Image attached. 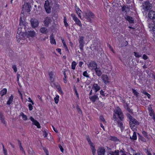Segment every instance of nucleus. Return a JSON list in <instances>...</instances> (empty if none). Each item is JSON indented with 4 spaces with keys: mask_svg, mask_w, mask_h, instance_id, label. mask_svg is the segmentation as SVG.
Wrapping results in <instances>:
<instances>
[{
    "mask_svg": "<svg viewBox=\"0 0 155 155\" xmlns=\"http://www.w3.org/2000/svg\"><path fill=\"white\" fill-rule=\"evenodd\" d=\"M25 36H21V35H17L16 36V38H18V39H21L23 38L26 35H27V36L31 37H34L35 35V32L34 31H28V32H26V31L25 30Z\"/></svg>",
    "mask_w": 155,
    "mask_h": 155,
    "instance_id": "3",
    "label": "nucleus"
},
{
    "mask_svg": "<svg viewBox=\"0 0 155 155\" xmlns=\"http://www.w3.org/2000/svg\"><path fill=\"white\" fill-rule=\"evenodd\" d=\"M92 88L93 89H100L101 87L97 84H94L93 85Z\"/></svg>",
    "mask_w": 155,
    "mask_h": 155,
    "instance_id": "27",
    "label": "nucleus"
},
{
    "mask_svg": "<svg viewBox=\"0 0 155 155\" xmlns=\"http://www.w3.org/2000/svg\"><path fill=\"white\" fill-rule=\"evenodd\" d=\"M85 18L88 21L91 22V19L90 17L87 16V15H85Z\"/></svg>",
    "mask_w": 155,
    "mask_h": 155,
    "instance_id": "43",
    "label": "nucleus"
},
{
    "mask_svg": "<svg viewBox=\"0 0 155 155\" xmlns=\"http://www.w3.org/2000/svg\"><path fill=\"white\" fill-rule=\"evenodd\" d=\"M142 134H143V136L146 137H148V135L147 133L145 131H142Z\"/></svg>",
    "mask_w": 155,
    "mask_h": 155,
    "instance_id": "49",
    "label": "nucleus"
},
{
    "mask_svg": "<svg viewBox=\"0 0 155 155\" xmlns=\"http://www.w3.org/2000/svg\"><path fill=\"white\" fill-rule=\"evenodd\" d=\"M30 119L31 121L32 122L33 124L36 125L38 128H41L40 124L39 123L37 120L34 119L32 117H30Z\"/></svg>",
    "mask_w": 155,
    "mask_h": 155,
    "instance_id": "14",
    "label": "nucleus"
},
{
    "mask_svg": "<svg viewBox=\"0 0 155 155\" xmlns=\"http://www.w3.org/2000/svg\"><path fill=\"white\" fill-rule=\"evenodd\" d=\"M148 16L150 19L152 20L155 17V12L152 11H150L148 14Z\"/></svg>",
    "mask_w": 155,
    "mask_h": 155,
    "instance_id": "16",
    "label": "nucleus"
},
{
    "mask_svg": "<svg viewBox=\"0 0 155 155\" xmlns=\"http://www.w3.org/2000/svg\"><path fill=\"white\" fill-rule=\"evenodd\" d=\"M122 8H121V10L123 12H127V8H128V7H126V6L124 5L123 6L121 7Z\"/></svg>",
    "mask_w": 155,
    "mask_h": 155,
    "instance_id": "33",
    "label": "nucleus"
},
{
    "mask_svg": "<svg viewBox=\"0 0 155 155\" xmlns=\"http://www.w3.org/2000/svg\"><path fill=\"white\" fill-rule=\"evenodd\" d=\"M105 152V150L102 148H100L97 150L98 155H104Z\"/></svg>",
    "mask_w": 155,
    "mask_h": 155,
    "instance_id": "17",
    "label": "nucleus"
},
{
    "mask_svg": "<svg viewBox=\"0 0 155 155\" xmlns=\"http://www.w3.org/2000/svg\"><path fill=\"white\" fill-rule=\"evenodd\" d=\"M130 138L131 140H136L137 139V136L136 132H134L133 133V134L132 137L130 136Z\"/></svg>",
    "mask_w": 155,
    "mask_h": 155,
    "instance_id": "25",
    "label": "nucleus"
},
{
    "mask_svg": "<svg viewBox=\"0 0 155 155\" xmlns=\"http://www.w3.org/2000/svg\"><path fill=\"white\" fill-rule=\"evenodd\" d=\"M126 19L130 23H134V20L132 17L128 15H126L125 17Z\"/></svg>",
    "mask_w": 155,
    "mask_h": 155,
    "instance_id": "20",
    "label": "nucleus"
},
{
    "mask_svg": "<svg viewBox=\"0 0 155 155\" xmlns=\"http://www.w3.org/2000/svg\"><path fill=\"white\" fill-rule=\"evenodd\" d=\"M110 140L115 141L119 140L117 138L115 137H111L110 138Z\"/></svg>",
    "mask_w": 155,
    "mask_h": 155,
    "instance_id": "41",
    "label": "nucleus"
},
{
    "mask_svg": "<svg viewBox=\"0 0 155 155\" xmlns=\"http://www.w3.org/2000/svg\"><path fill=\"white\" fill-rule=\"evenodd\" d=\"M91 150H92V153L93 155H95V154L96 153V150L95 149V147L94 146H92L91 147Z\"/></svg>",
    "mask_w": 155,
    "mask_h": 155,
    "instance_id": "34",
    "label": "nucleus"
},
{
    "mask_svg": "<svg viewBox=\"0 0 155 155\" xmlns=\"http://www.w3.org/2000/svg\"><path fill=\"white\" fill-rule=\"evenodd\" d=\"M126 109L130 113H132V114L133 113V112H132L131 109H130V108L129 107H127L126 108Z\"/></svg>",
    "mask_w": 155,
    "mask_h": 155,
    "instance_id": "53",
    "label": "nucleus"
},
{
    "mask_svg": "<svg viewBox=\"0 0 155 155\" xmlns=\"http://www.w3.org/2000/svg\"><path fill=\"white\" fill-rule=\"evenodd\" d=\"M101 78L105 84H107L109 82V81H108L109 78L107 75H102Z\"/></svg>",
    "mask_w": 155,
    "mask_h": 155,
    "instance_id": "15",
    "label": "nucleus"
},
{
    "mask_svg": "<svg viewBox=\"0 0 155 155\" xmlns=\"http://www.w3.org/2000/svg\"><path fill=\"white\" fill-rule=\"evenodd\" d=\"M53 74L52 72H51L49 73V75L50 78V80L51 82H53L54 80V79L53 77Z\"/></svg>",
    "mask_w": 155,
    "mask_h": 155,
    "instance_id": "28",
    "label": "nucleus"
},
{
    "mask_svg": "<svg viewBox=\"0 0 155 155\" xmlns=\"http://www.w3.org/2000/svg\"><path fill=\"white\" fill-rule=\"evenodd\" d=\"M143 58L144 60H147V59H148V57L146 55L144 54L143 55Z\"/></svg>",
    "mask_w": 155,
    "mask_h": 155,
    "instance_id": "58",
    "label": "nucleus"
},
{
    "mask_svg": "<svg viewBox=\"0 0 155 155\" xmlns=\"http://www.w3.org/2000/svg\"><path fill=\"white\" fill-rule=\"evenodd\" d=\"M115 114L117 115L120 120L117 121L118 124V126L120 127V130L121 132H122L124 130V127L123 126V122L122 121L124 120V114L120 108L119 107H117L114 110Z\"/></svg>",
    "mask_w": 155,
    "mask_h": 155,
    "instance_id": "1",
    "label": "nucleus"
},
{
    "mask_svg": "<svg viewBox=\"0 0 155 155\" xmlns=\"http://www.w3.org/2000/svg\"><path fill=\"white\" fill-rule=\"evenodd\" d=\"M45 10L48 14H50L51 12V6L50 5V2L48 0L45 2L44 5Z\"/></svg>",
    "mask_w": 155,
    "mask_h": 155,
    "instance_id": "4",
    "label": "nucleus"
},
{
    "mask_svg": "<svg viewBox=\"0 0 155 155\" xmlns=\"http://www.w3.org/2000/svg\"><path fill=\"white\" fill-rule=\"evenodd\" d=\"M85 15L92 18L94 15L90 11H88L86 13Z\"/></svg>",
    "mask_w": 155,
    "mask_h": 155,
    "instance_id": "31",
    "label": "nucleus"
},
{
    "mask_svg": "<svg viewBox=\"0 0 155 155\" xmlns=\"http://www.w3.org/2000/svg\"><path fill=\"white\" fill-rule=\"evenodd\" d=\"M76 64L77 63L75 61H73L72 62L71 64V68L73 70H74L75 69Z\"/></svg>",
    "mask_w": 155,
    "mask_h": 155,
    "instance_id": "32",
    "label": "nucleus"
},
{
    "mask_svg": "<svg viewBox=\"0 0 155 155\" xmlns=\"http://www.w3.org/2000/svg\"><path fill=\"white\" fill-rule=\"evenodd\" d=\"M134 55L136 57L139 58L141 57V55H140L138 53L136 52H134Z\"/></svg>",
    "mask_w": 155,
    "mask_h": 155,
    "instance_id": "48",
    "label": "nucleus"
},
{
    "mask_svg": "<svg viewBox=\"0 0 155 155\" xmlns=\"http://www.w3.org/2000/svg\"><path fill=\"white\" fill-rule=\"evenodd\" d=\"M31 5L29 3H25L22 6V10H26L28 12L31 11Z\"/></svg>",
    "mask_w": 155,
    "mask_h": 155,
    "instance_id": "8",
    "label": "nucleus"
},
{
    "mask_svg": "<svg viewBox=\"0 0 155 155\" xmlns=\"http://www.w3.org/2000/svg\"><path fill=\"white\" fill-rule=\"evenodd\" d=\"M59 96L58 95L56 96V97L54 98V100L55 103L57 104L59 101Z\"/></svg>",
    "mask_w": 155,
    "mask_h": 155,
    "instance_id": "36",
    "label": "nucleus"
},
{
    "mask_svg": "<svg viewBox=\"0 0 155 155\" xmlns=\"http://www.w3.org/2000/svg\"><path fill=\"white\" fill-rule=\"evenodd\" d=\"M149 114L151 117H152L153 115L155 114L154 110L152 108H150L149 109Z\"/></svg>",
    "mask_w": 155,
    "mask_h": 155,
    "instance_id": "26",
    "label": "nucleus"
},
{
    "mask_svg": "<svg viewBox=\"0 0 155 155\" xmlns=\"http://www.w3.org/2000/svg\"><path fill=\"white\" fill-rule=\"evenodd\" d=\"M124 150V149H123L120 151V155H127Z\"/></svg>",
    "mask_w": 155,
    "mask_h": 155,
    "instance_id": "46",
    "label": "nucleus"
},
{
    "mask_svg": "<svg viewBox=\"0 0 155 155\" xmlns=\"http://www.w3.org/2000/svg\"><path fill=\"white\" fill-rule=\"evenodd\" d=\"M89 98L90 101L93 103H94L96 101L98 100L99 99L97 94H94L93 95L90 96Z\"/></svg>",
    "mask_w": 155,
    "mask_h": 155,
    "instance_id": "12",
    "label": "nucleus"
},
{
    "mask_svg": "<svg viewBox=\"0 0 155 155\" xmlns=\"http://www.w3.org/2000/svg\"><path fill=\"white\" fill-rule=\"evenodd\" d=\"M50 42L51 44H56V41L54 39V38L53 34H52L50 35Z\"/></svg>",
    "mask_w": 155,
    "mask_h": 155,
    "instance_id": "23",
    "label": "nucleus"
},
{
    "mask_svg": "<svg viewBox=\"0 0 155 155\" xmlns=\"http://www.w3.org/2000/svg\"><path fill=\"white\" fill-rule=\"evenodd\" d=\"M19 24L18 26V28L17 33L19 35H21V36H24L25 34V21H23L22 17L21 16L19 20Z\"/></svg>",
    "mask_w": 155,
    "mask_h": 155,
    "instance_id": "2",
    "label": "nucleus"
},
{
    "mask_svg": "<svg viewBox=\"0 0 155 155\" xmlns=\"http://www.w3.org/2000/svg\"><path fill=\"white\" fill-rule=\"evenodd\" d=\"M12 68L14 70V71L15 72H16L17 71V68L16 65H12Z\"/></svg>",
    "mask_w": 155,
    "mask_h": 155,
    "instance_id": "47",
    "label": "nucleus"
},
{
    "mask_svg": "<svg viewBox=\"0 0 155 155\" xmlns=\"http://www.w3.org/2000/svg\"><path fill=\"white\" fill-rule=\"evenodd\" d=\"M28 153L30 154H33L34 152L32 150H28Z\"/></svg>",
    "mask_w": 155,
    "mask_h": 155,
    "instance_id": "61",
    "label": "nucleus"
},
{
    "mask_svg": "<svg viewBox=\"0 0 155 155\" xmlns=\"http://www.w3.org/2000/svg\"><path fill=\"white\" fill-rule=\"evenodd\" d=\"M60 148V150L62 152H63L64 151V149L62 146L61 145H59L58 146Z\"/></svg>",
    "mask_w": 155,
    "mask_h": 155,
    "instance_id": "57",
    "label": "nucleus"
},
{
    "mask_svg": "<svg viewBox=\"0 0 155 155\" xmlns=\"http://www.w3.org/2000/svg\"><path fill=\"white\" fill-rule=\"evenodd\" d=\"M100 94L102 95V96L104 97L105 96V94L104 93V91H103V90H101L100 91Z\"/></svg>",
    "mask_w": 155,
    "mask_h": 155,
    "instance_id": "56",
    "label": "nucleus"
},
{
    "mask_svg": "<svg viewBox=\"0 0 155 155\" xmlns=\"http://www.w3.org/2000/svg\"><path fill=\"white\" fill-rule=\"evenodd\" d=\"M28 106L29 108V110H31L33 109V106L32 104H29Z\"/></svg>",
    "mask_w": 155,
    "mask_h": 155,
    "instance_id": "52",
    "label": "nucleus"
},
{
    "mask_svg": "<svg viewBox=\"0 0 155 155\" xmlns=\"http://www.w3.org/2000/svg\"><path fill=\"white\" fill-rule=\"evenodd\" d=\"M132 91L133 93L134 94V95H135L137 97L138 96L139 93L137 92L136 90L134 89H132Z\"/></svg>",
    "mask_w": 155,
    "mask_h": 155,
    "instance_id": "35",
    "label": "nucleus"
},
{
    "mask_svg": "<svg viewBox=\"0 0 155 155\" xmlns=\"http://www.w3.org/2000/svg\"><path fill=\"white\" fill-rule=\"evenodd\" d=\"M146 153L147 154V155H152L151 153L150 152V151L147 150H146Z\"/></svg>",
    "mask_w": 155,
    "mask_h": 155,
    "instance_id": "62",
    "label": "nucleus"
},
{
    "mask_svg": "<svg viewBox=\"0 0 155 155\" xmlns=\"http://www.w3.org/2000/svg\"><path fill=\"white\" fill-rule=\"evenodd\" d=\"M0 119L1 122L5 126H6V123L5 120V117L2 113L0 112Z\"/></svg>",
    "mask_w": 155,
    "mask_h": 155,
    "instance_id": "19",
    "label": "nucleus"
},
{
    "mask_svg": "<svg viewBox=\"0 0 155 155\" xmlns=\"http://www.w3.org/2000/svg\"><path fill=\"white\" fill-rule=\"evenodd\" d=\"M74 89L77 97H79L76 88L74 86Z\"/></svg>",
    "mask_w": 155,
    "mask_h": 155,
    "instance_id": "51",
    "label": "nucleus"
},
{
    "mask_svg": "<svg viewBox=\"0 0 155 155\" xmlns=\"http://www.w3.org/2000/svg\"><path fill=\"white\" fill-rule=\"evenodd\" d=\"M143 93L147 95V97H148V98H150V96H151V95L150 94H149L147 92H144Z\"/></svg>",
    "mask_w": 155,
    "mask_h": 155,
    "instance_id": "50",
    "label": "nucleus"
},
{
    "mask_svg": "<svg viewBox=\"0 0 155 155\" xmlns=\"http://www.w3.org/2000/svg\"><path fill=\"white\" fill-rule=\"evenodd\" d=\"M94 70L96 74L98 76L100 77L102 75V73L100 68H97Z\"/></svg>",
    "mask_w": 155,
    "mask_h": 155,
    "instance_id": "18",
    "label": "nucleus"
},
{
    "mask_svg": "<svg viewBox=\"0 0 155 155\" xmlns=\"http://www.w3.org/2000/svg\"><path fill=\"white\" fill-rule=\"evenodd\" d=\"M20 150L22 152V153H24L25 155V153L24 150V149L22 147H20Z\"/></svg>",
    "mask_w": 155,
    "mask_h": 155,
    "instance_id": "55",
    "label": "nucleus"
},
{
    "mask_svg": "<svg viewBox=\"0 0 155 155\" xmlns=\"http://www.w3.org/2000/svg\"><path fill=\"white\" fill-rule=\"evenodd\" d=\"M52 127L53 128L54 130L56 133H57L58 132V131L56 129H55L54 127L53 126H52Z\"/></svg>",
    "mask_w": 155,
    "mask_h": 155,
    "instance_id": "64",
    "label": "nucleus"
},
{
    "mask_svg": "<svg viewBox=\"0 0 155 155\" xmlns=\"http://www.w3.org/2000/svg\"><path fill=\"white\" fill-rule=\"evenodd\" d=\"M120 151L118 150H115L114 151H110L109 152V154L110 155H119Z\"/></svg>",
    "mask_w": 155,
    "mask_h": 155,
    "instance_id": "21",
    "label": "nucleus"
},
{
    "mask_svg": "<svg viewBox=\"0 0 155 155\" xmlns=\"http://www.w3.org/2000/svg\"><path fill=\"white\" fill-rule=\"evenodd\" d=\"M99 119L101 121L104 123H106V122L103 116H101L99 117Z\"/></svg>",
    "mask_w": 155,
    "mask_h": 155,
    "instance_id": "39",
    "label": "nucleus"
},
{
    "mask_svg": "<svg viewBox=\"0 0 155 155\" xmlns=\"http://www.w3.org/2000/svg\"><path fill=\"white\" fill-rule=\"evenodd\" d=\"M71 16L72 17L73 19L75 21L76 24L80 27H81L82 25L81 22L77 17L73 14H71Z\"/></svg>",
    "mask_w": 155,
    "mask_h": 155,
    "instance_id": "11",
    "label": "nucleus"
},
{
    "mask_svg": "<svg viewBox=\"0 0 155 155\" xmlns=\"http://www.w3.org/2000/svg\"><path fill=\"white\" fill-rule=\"evenodd\" d=\"M79 47L80 49L83 51V47L85 44V42L84 40V37L83 36H81L79 39Z\"/></svg>",
    "mask_w": 155,
    "mask_h": 155,
    "instance_id": "9",
    "label": "nucleus"
},
{
    "mask_svg": "<svg viewBox=\"0 0 155 155\" xmlns=\"http://www.w3.org/2000/svg\"><path fill=\"white\" fill-rule=\"evenodd\" d=\"M129 124L131 128L132 129L135 126L138 125L140 124V123L134 117L130 120Z\"/></svg>",
    "mask_w": 155,
    "mask_h": 155,
    "instance_id": "5",
    "label": "nucleus"
},
{
    "mask_svg": "<svg viewBox=\"0 0 155 155\" xmlns=\"http://www.w3.org/2000/svg\"><path fill=\"white\" fill-rule=\"evenodd\" d=\"M76 108L78 111L79 113L81 114L82 113V111L79 107V106L78 105H77L76 106Z\"/></svg>",
    "mask_w": 155,
    "mask_h": 155,
    "instance_id": "45",
    "label": "nucleus"
},
{
    "mask_svg": "<svg viewBox=\"0 0 155 155\" xmlns=\"http://www.w3.org/2000/svg\"><path fill=\"white\" fill-rule=\"evenodd\" d=\"M28 101L29 102L31 103L32 105H33L34 104V103L33 101H32L31 100V98L30 97H28Z\"/></svg>",
    "mask_w": 155,
    "mask_h": 155,
    "instance_id": "63",
    "label": "nucleus"
},
{
    "mask_svg": "<svg viewBox=\"0 0 155 155\" xmlns=\"http://www.w3.org/2000/svg\"><path fill=\"white\" fill-rule=\"evenodd\" d=\"M88 66L91 70H95L97 68V64L94 61H91Z\"/></svg>",
    "mask_w": 155,
    "mask_h": 155,
    "instance_id": "7",
    "label": "nucleus"
},
{
    "mask_svg": "<svg viewBox=\"0 0 155 155\" xmlns=\"http://www.w3.org/2000/svg\"><path fill=\"white\" fill-rule=\"evenodd\" d=\"M64 25L66 27H67L68 26V25L67 22V18L65 16L64 17Z\"/></svg>",
    "mask_w": 155,
    "mask_h": 155,
    "instance_id": "37",
    "label": "nucleus"
},
{
    "mask_svg": "<svg viewBox=\"0 0 155 155\" xmlns=\"http://www.w3.org/2000/svg\"><path fill=\"white\" fill-rule=\"evenodd\" d=\"M48 135V133L46 132L45 131H44V134H43V136L45 137H47Z\"/></svg>",
    "mask_w": 155,
    "mask_h": 155,
    "instance_id": "60",
    "label": "nucleus"
},
{
    "mask_svg": "<svg viewBox=\"0 0 155 155\" xmlns=\"http://www.w3.org/2000/svg\"><path fill=\"white\" fill-rule=\"evenodd\" d=\"M138 134L140 136L139 139L140 140H141V141H142L143 142H146V139L143 137L141 136H140V134Z\"/></svg>",
    "mask_w": 155,
    "mask_h": 155,
    "instance_id": "40",
    "label": "nucleus"
},
{
    "mask_svg": "<svg viewBox=\"0 0 155 155\" xmlns=\"http://www.w3.org/2000/svg\"><path fill=\"white\" fill-rule=\"evenodd\" d=\"M76 10L77 14L78 15L79 17H80L81 12L80 9L78 8H76Z\"/></svg>",
    "mask_w": 155,
    "mask_h": 155,
    "instance_id": "38",
    "label": "nucleus"
},
{
    "mask_svg": "<svg viewBox=\"0 0 155 155\" xmlns=\"http://www.w3.org/2000/svg\"><path fill=\"white\" fill-rule=\"evenodd\" d=\"M30 22L32 28H35L38 26V22L37 19L35 18H31V19Z\"/></svg>",
    "mask_w": 155,
    "mask_h": 155,
    "instance_id": "10",
    "label": "nucleus"
},
{
    "mask_svg": "<svg viewBox=\"0 0 155 155\" xmlns=\"http://www.w3.org/2000/svg\"><path fill=\"white\" fill-rule=\"evenodd\" d=\"M43 150H44L45 152L46 153V154H49L48 150L46 149L45 148H43Z\"/></svg>",
    "mask_w": 155,
    "mask_h": 155,
    "instance_id": "59",
    "label": "nucleus"
},
{
    "mask_svg": "<svg viewBox=\"0 0 155 155\" xmlns=\"http://www.w3.org/2000/svg\"><path fill=\"white\" fill-rule=\"evenodd\" d=\"M13 99V96L12 95L9 98L7 103V104L9 105L12 103Z\"/></svg>",
    "mask_w": 155,
    "mask_h": 155,
    "instance_id": "24",
    "label": "nucleus"
},
{
    "mask_svg": "<svg viewBox=\"0 0 155 155\" xmlns=\"http://www.w3.org/2000/svg\"><path fill=\"white\" fill-rule=\"evenodd\" d=\"M126 116H127V117L128 118V119L130 120L131 119H132V118H134L133 117H132V116L130 114H129V113H127L126 114Z\"/></svg>",
    "mask_w": 155,
    "mask_h": 155,
    "instance_id": "44",
    "label": "nucleus"
},
{
    "mask_svg": "<svg viewBox=\"0 0 155 155\" xmlns=\"http://www.w3.org/2000/svg\"><path fill=\"white\" fill-rule=\"evenodd\" d=\"M51 19L50 17H47L45 18V20L44 21L45 26L48 27L49 25L51 23Z\"/></svg>",
    "mask_w": 155,
    "mask_h": 155,
    "instance_id": "13",
    "label": "nucleus"
},
{
    "mask_svg": "<svg viewBox=\"0 0 155 155\" xmlns=\"http://www.w3.org/2000/svg\"><path fill=\"white\" fill-rule=\"evenodd\" d=\"M115 114L114 113L113 114V118L114 119V121H117V119L116 115H115Z\"/></svg>",
    "mask_w": 155,
    "mask_h": 155,
    "instance_id": "54",
    "label": "nucleus"
},
{
    "mask_svg": "<svg viewBox=\"0 0 155 155\" xmlns=\"http://www.w3.org/2000/svg\"><path fill=\"white\" fill-rule=\"evenodd\" d=\"M83 76L87 78H90L89 75H88V73L86 71H84L83 74Z\"/></svg>",
    "mask_w": 155,
    "mask_h": 155,
    "instance_id": "42",
    "label": "nucleus"
},
{
    "mask_svg": "<svg viewBox=\"0 0 155 155\" xmlns=\"http://www.w3.org/2000/svg\"><path fill=\"white\" fill-rule=\"evenodd\" d=\"M20 115L22 117V118L24 120H27L28 119L27 116L26 115L24 114L23 112H21Z\"/></svg>",
    "mask_w": 155,
    "mask_h": 155,
    "instance_id": "29",
    "label": "nucleus"
},
{
    "mask_svg": "<svg viewBox=\"0 0 155 155\" xmlns=\"http://www.w3.org/2000/svg\"><path fill=\"white\" fill-rule=\"evenodd\" d=\"M143 5V9L145 11L150 10L152 7V5L148 1L145 2Z\"/></svg>",
    "mask_w": 155,
    "mask_h": 155,
    "instance_id": "6",
    "label": "nucleus"
},
{
    "mask_svg": "<svg viewBox=\"0 0 155 155\" xmlns=\"http://www.w3.org/2000/svg\"><path fill=\"white\" fill-rule=\"evenodd\" d=\"M40 31L42 33L46 34L48 32V29L45 27L41 28L40 29Z\"/></svg>",
    "mask_w": 155,
    "mask_h": 155,
    "instance_id": "22",
    "label": "nucleus"
},
{
    "mask_svg": "<svg viewBox=\"0 0 155 155\" xmlns=\"http://www.w3.org/2000/svg\"><path fill=\"white\" fill-rule=\"evenodd\" d=\"M7 92V90L6 89L4 88L0 92V94L2 95V96L3 95L5 94Z\"/></svg>",
    "mask_w": 155,
    "mask_h": 155,
    "instance_id": "30",
    "label": "nucleus"
}]
</instances>
